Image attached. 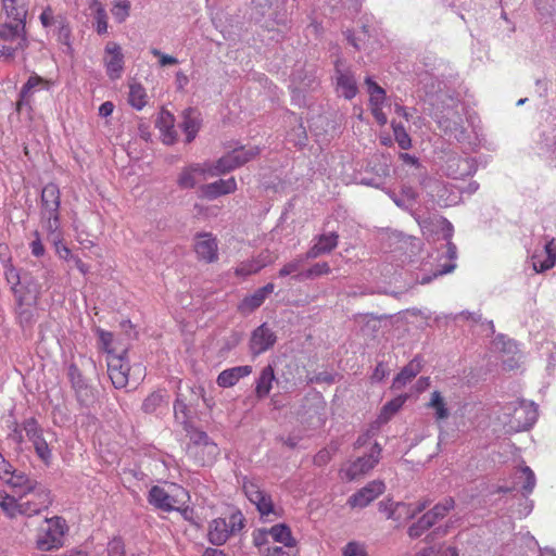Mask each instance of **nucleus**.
I'll return each mask as SVG.
<instances>
[{"label": "nucleus", "mask_w": 556, "mask_h": 556, "mask_svg": "<svg viewBox=\"0 0 556 556\" xmlns=\"http://www.w3.org/2000/svg\"><path fill=\"white\" fill-rule=\"evenodd\" d=\"M454 500L452 497L444 498L442 502L435 504L430 510L426 511V517H429L431 522L435 525L443 519L454 508Z\"/></svg>", "instance_id": "36"}, {"label": "nucleus", "mask_w": 556, "mask_h": 556, "mask_svg": "<svg viewBox=\"0 0 556 556\" xmlns=\"http://www.w3.org/2000/svg\"><path fill=\"white\" fill-rule=\"evenodd\" d=\"M101 348L106 352L108 356L117 355V351L113 348L114 336L110 331L103 329L97 330Z\"/></svg>", "instance_id": "47"}, {"label": "nucleus", "mask_w": 556, "mask_h": 556, "mask_svg": "<svg viewBox=\"0 0 556 556\" xmlns=\"http://www.w3.org/2000/svg\"><path fill=\"white\" fill-rule=\"evenodd\" d=\"M34 236H35V240H33L31 243H30L31 253L36 257H41V256H43L45 251H46L45 247H43V244H42V242L40 240L39 232L35 231Z\"/></svg>", "instance_id": "57"}, {"label": "nucleus", "mask_w": 556, "mask_h": 556, "mask_svg": "<svg viewBox=\"0 0 556 556\" xmlns=\"http://www.w3.org/2000/svg\"><path fill=\"white\" fill-rule=\"evenodd\" d=\"M301 265H302V261L300 258L293 260V261L285 264L280 268L278 275H279V277H286V276L295 274L300 270Z\"/></svg>", "instance_id": "54"}, {"label": "nucleus", "mask_w": 556, "mask_h": 556, "mask_svg": "<svg viewBox=\"0 0 556 556\" xmlns=\"http://www.w3.org/2000/svg\"><path fill=\"white\" fill-rule=\"evenodd\" d=\"M23 429L26 432L27 438L34 442L35 440L42 437V429L35 418H28L23 422Z\"/></svg>", "instance_id": "51"}, {"label": "nucleus", "mask_w": 556, "mask_h": 556, "mask_svg": "<svg viewBox=\"0 0 556 556\" xmlns=\"http://www.w3.org/2000/svg\"><path fill=\"white\" fill-rule=\"evenodd\" d=\"M90 7L94 11L97 33L99 35L106 34V31H108V15H106L105 9L97 0H93Z\"/></svg>", "instance_id": "39"}, {"label": "nucleus", "mask_w": 556, "mask_h": 556, "mask_svg": "<svg viewBox=\"0 0 556 556\" xmlns=\"http://www.w3.org/2000/svg\"><path fill=\"white\" fill-rule=\"evenodd\" d=\"M53 235V245L55 248L56 255L65 261H70L74 255L70 248L63 243L60 232H51Z\"/></svg>", "instance_id": "49"}, {"label": "nucleus", "mask_w": 556, "mask_h": 556, "mask_svg": "<svg viewBox=\"0 0 556 556\" xmlns=\"http://www.w3.org/2000/svg\"><path fill=\"white\" fill-rule=\"evenodd\" d=\"M337 91L345 99L351 100L357 94V85L354 76L349 71L339 68V62L336 64Z\"/></svg>", "instance_id": "23"}, {"label": "nucleus", "mask_w": 556, "mask_h": 556, "mask_svg": "<svg viewBox=\"0 0 556 556\" xmlns=\"http://www.w3.org/2000/svg\"><path fill=\"white\" fill-rule=\"evenodd\" d=\"M392 128L395 141L397 142L399 147L403 150H408L412 147V139L406 132L404 126L392 123Z\"/></svg>", "instance_id": "46"}, {"label": "nucleus", "mask_w": 556, "mask_h": 556, "mask_svg": "<svg viewBox=\"0 0 556 556\" xmlns=\"http://www.w3.org/2000/svg\"><path fill=\"white\" fill-rule=\"evenodd\" d=\"M130 2L127 0H116L113 3L112 14L118 23H123L129 16Z\"/></svg>", "instance_id": "45"}, {"label": "nucleus", "mask_w": 556, "mask_h": 556, "mask_svg": "<svg viewBox=\"0 0 556 556\" xmlns=\"http://www.w3.org/2000/svg\"><path fill=\"white\" fill-rule=\"evenodd\" d=\"M275 380V372L271 365H267L261 371L258 379L256 380L255 394L257 399L266 397L271 388L273 381Z\"/></svg>", "instance_id": "32"}, {"label": "nucleus", "mask_w": 556, "mask_h": 556, "mask_svg": "<svg viewBox=\"0 0 556 556\" xmlns=\"http://www.w3.org/2000/svg\"><path fill=\"white\" fill-rule=\"evenodd\" d=\"M342 556H369L367 545L361 541H350L341 549Z\"/></svg>", "instance_id": "43"}, {"label": "nucleus", "mask_w": 556, "mask_h": 556, "mask_svg": "<svg viewBox=\"0 0 556 556\" xmlns=\"http://www.w3.org/2000/svg\"><path fill=\"white\" fill-rule=\"evenodd\" d=\"M532 266L535 273H544L556 264V240L552 238L544 245V251L535 252L532 257Z\"/></svg>", "instance_id": "21"}, {"label": "nucleus", "mask_w": 556, "mask_h": 556, "mask_svg": "<svg viewBox=\"0 0 556 556\" xmlns=\"http://www.w3.org/2000/svg\"><path fill=\"white\" fill-rule=\"evenodd\" d=\"M181 127L186 134L187 142H191L200 128L199 114L194 109H187L184 112V122Z\"/></svg>", "instance_id": "33"}, {"label": "nucleus", "mask_w": 556, "mask_h": 556, "mask_svg": "<svg viewBox=\"0 0 556 556\" xmlns=\"http://www.w3.org/2000/svg\"><path fill=\"white\" fill-rule=\"evenodd\" d=\"M189 500L188 492L176 484H172L169 490L153 485L148 495L149 504L163 511L179 510Z\"/></svg>", "instance_id": "2"}, {"label": "nucleus", "mask_w": 556, "mask_h": 556, "mask_svg": "<svg viewBox=\"0 0 556 556\" xmlns=\"http://www.w3.org/2000/svg\"><path fill=\"white\" fill-rule=\"evenodd\" d=\"M276 340L275 332L266 324H263L252 332L250 350L253 355H260L273 348Z\"/></svg>", "instance_id": "19"}, {"label": "nucleus", "mask_w": 556, "mask_h": 556, "mask_svg": "<svg viewBox=\"0 0 556 556\" xmlns=\"http://www.w3.org/2000/svg\"><path fill=\"white\" fill-rule=\"evenodd\" d=\"M151 53L159 58V61H160V65L161 66H166V65H175L178 63V60L172 55H167V54H164L162 53L159 49H151Z\"/></svg>", "instance_id": "56"}, {"label": "nucleus", "mask_w": 556, "mask_h": 556, "mask_svg": "<svg viewBox=\"0 0 556 556\" xmlns=\"http://www.w3.org/2000/svg\"><path fill=\"white\" fill-rule=\"evenodd\" d=\"M2 12L10 21L25 22L27 15L26 0H1Z\"/></svg>", "instance_id": "30"}, {"label": "nucleus", "mask_w": 556, "mask_h": 556, "mask_svg": "<svg viewBox=\"0 0 556 556\" xmlns=\"http://www.w3.org/2000/svg\"><path fill=\"white\" fill-rule=\"evenodd\" d=\"M386 490L384 482L374 480L350 496L348 504L352 508H364L381 495Z\"/></svg>", "instance_id": "15"}, {"label": "nucleus", "mask_w": 556, "mask_h": 556, "mask_svg": "<svg viewBox=\"0 0 556 556\" xmlns=\"http://www.w3.org/2000/svg\"><path fill=\"white\" fill-rule=\"evenodd\" d=\"M407 400V395H400L388 403H386L382 407L380 418L382 420L390 419L395 413L400 410V408L404 405Z\"/></svg>", "instance_id": "42"}, {"label": "nucleus", "mask_w": 556, "mask_h": 556, "mask_svg": "<svg viewBox=\"0 0 556 556\" xmlns=\"http://www.w3.org/2000/svg\"><path fill=\"white\" fill-rule=\"evenodd\" d=\"M268 533L273 541L283 544L285 551L296 549V540L287 525H275L268 530Z\"/></svg>", "instance_id": "28"}, {"label": "nucleus", "mask_w": 556, "mask_h": 556, "mask_svg": "<svg viewBox=\"0 0 556 556\" xmlns=\"http://www.w3.org/2000/svg\"><path fill=\"white\" fill-rule=\"evenodd\" d=\"M174 124H175L174 115L166 110H162L156 119V127L162 132V140L166 144H172L176 140V132L174 129Z\"/></svg>", "instance_id": "26"}, {"label": "nucleus", "mask_w": 556, "mask_h": 556, "mask_svg": "<svg viewBox=\"0 0 556 556\" xmlns=\"http://www.w3.org/2000/svg\"><path fill=\"white\" fill-rule=\"evenodd\" d=\"M413 556H459V551L454 545L442 544L439 546H425Z\"/></svg>", "instance_id": "37"}, {"label": "nucleus", "mask_w": 556, "mask_h": 556, "mask_svg": "<svg viewBox=\"0 0 556 556\" xmlns=\"http://www.w3.org/2000/svg\"><path fill=\"white\" fill-rule=\"evenodd\" d=\"M252 372V367L249 365L237 366L223 370L216 379V382L222 388L233 387L241 378L249 376Z\"/></svg>", "instance_id": "25"}, {"label": "nucleus", "mask_w": 556, "mask_h": 556, "mask_svg": "<svg viewBox=\"0 0 556 556\" xmlns=\"http://www.w3.org/2000/svg\"><path fill=\"white\" fill-rule=\"evenodd\" d=\"M33 445H34V448H35V452H36L37 456L45 464H49L50 459H51V456H52V453H51V450H50L47 441L45 440L43 435L40 437L39 439L35 440L33 442Z\"/></svg>", "instance_id": "48"}, {"label": "nucleus", "mask_w": 556, "mask_h": 556, "mask_svg": "<svg viewBox=\"0 0 556 556\" xmlns=\"http://www.w3.org/2000/svg\"><path fill=\"white\" fill-rule=\"evenodd\" d=\"M515 425L511 426L516 431L528 430L538 419V409L530 403L520 402L514 409Z\"/></svg>", "instance_id": "22"}, {"label": "nucleus", "mask_w": 556, "mask_h": 556, "mask_svg": "<svg viewBox=\"0 0 556 556\" xmlns=\"http://www.w3.org/2000/svg\"><path fill=\"white\" fill-rule=\"evenodd\" d=\"M338 244V235L334 232L320 235L317 242L307 251L306 258H315L321 254L329 253Z\"/></svg>", "instance_id": "29"}, {"label": "nucleus", "mask_w": 556, "mask_h": 556, "mask_svg": "<svg viewBox=\"0 0 556 556\" xmlns=\"http://www.w3.org/2000/svg\"><path fill=\"white\" fill-rule=\"evenodd\" d=\"M67 531V525L64 518L54 516L46 518L38 528L35 540L36 548L41 552H52L60 549L64 544V535Z\"/></svg>", "instance_id": "1"}, {"label": "nucleus", "mask_w": 556, "mask_h": 556, "mask_svg": "<svg viewBox=\"0 0 556 556\" xmlns=\"http://www.w3.org/2000/svg\"><path fill=\"white\" fill-rule=\"evenodd\" d=\"M258 153L260 150L256 147H240L233 149L231 152L222 156L216 162V164L214 165V169L217 173V175L228 173L251 161L256 155H258Z\"/></svg>", "instance_id": "8"}, {"label": "nucleus", "mask_w": 556, "mask_h": 556, "mask_svg": "<svg viewBox=\"0 0 556 556\" xmlns=\"http://www.w3.org/2000/svg\"><path fill=\"white\" fill-rule=\"evenodd\" d=\"M61 191L56 184H47L41 191V217L47 219V230L55 232L60 227Z\"/></svg>", "instance_id": "5"}, {"label": "nucleus", "mask_w": 556, "mask_h": 556, "mask_svg": "<svg viewBox=\"0 0 556 556\" xmlns=\"http://www.w3.org/2000/svg\"><path fill=\"white\" fill-rule=\"evenodd\" d=\"M426 407L434 412V420L438 424L446 420L450 417V409L447 407L445 397L438 390L431 392L429 402L426 404Z\"/></svg>", "instance_id": "27"}, {"label": "nucleus", "mask_w": 556, "mask_h": 556, "mask_svg": "<svg viewBox=\"0 0 556 556\" xmlns=\"http://www.w3.org/2000/svg\"><path fill=\"white\" fill-rule=\"evenodd\" d=\"M428 506L429 502L427 500H420L415 503L387 500L379 503L378 509L387 519L393 520L396 526H402L413 519L417 514L424 511Z\"/></svg>", "instance_id": "3"}, {"label": "nucleus", "mask_w": 556, "mask_h": 556, "mask_svg": "<svg viewBox=\"0 0 556 556\" xmlns=\"http://www.w3.org/2000/svg\"><path fill=\"white\" fill-rule=\"evenodd\" d=\"M237 190L235 177L218 179L214 182L202 185L199 188V197L206 200H214L222 195L233 193Z\"/></svg>", "instance_id": "20"}, {"label": "nucleus", "mask_w": 556, "mask_h": 556, "mask_svg": "<svg viewBox=\"0 0 556 556\" xmlns=\"http://www.w3.org/2000/svg\"><path fill=\"white\" fill-rule=\"evenodd\" d=\"M433 526L429 517H426L424 514L416 522L409 526L407 534L410 539H418Z\"/></svg>", "instance_id": "41"}, {"label": "nucleus", "mask_w": 556, "mask_h": 556, "mask_svg": "<svg viewBox=\"0 0 556 556\" xmlns=\"http://www.w3.org/2000/svg\"><path fill=\"white\" fill-rule=\"evenodd\" d=\"M108 76L115 80L121 78L124 70V54L118 43L110 41L105 46V55L103 58Z\"/></svg>", "instance_id": "16"}, {"label": "nucleus", "mask_w": 556, "mask_h": 556, "mask_svg": "<svg viewBox=\"0 0 556 556\" xmlns=\"http://www.w3.org/2000/svg\"><path fill=\"white\" fill-rule=\"evenodd\" d=\"M18 51H21V49H17V45H3L0 47V59L10 62L15 58Z\"/></svg>", "instance_id": "55"}, {"label": "nucleus", "mask_w": 556, "mask_h": 556, "mask_svg": "<svg viewBox=\"0 0 556 556\" xmlns=\"http://www.w3.org/2000/svg\"><path fill=\"white\" fill-rule=\"evenodd\" d=\"M74 263H75V266L76 268L83 274V275H87L89 273V267L87 264H85L78 256H73L71 258Z\"/></svg>", "instance_id": "64"}, {"label": "nucleus", "mask_w": 556, "mask_h": 556, "mask_svg": "<svg viewBox=\"0 0 556 556\" xmlns=\"http://www.w3.org/2000/svg\"><path fill=\"white\" fill-rule=\"evenodd\" d=\"M208 176H217L214 166L193 164L182 169L178 177V186L182 189H190L205 180Z\"/></svg>", "instance_id": "10"}, {"label": "nucleus", "mask_w": 556, "mask_h": 556, "mask_svg": "<svg viewBox=\"0 0 556 556\" xmlns=\"http://www.w3.org/2000/svg\"><path fill=\"white\" fill-rule=\"evenodd\" d=\"M23 431V427L21 428L18 424L15 422L12 431L9 434V439L12 440L17 445H21L24 442Z\"/></svg>", "instance_id": "59"}, {"label": "nucleus", "mask_w": 556, "mask_h": 556, "mask_svg": "<svg viewBox=\"0 0 556 556\" xmlns=\"http://www.w3.org/2000/svg\"><path fill=\"white\" fill-rule=\"evenodd\" d=\"M0 508L11 519L22 516L20 496L16 498L4 490H0Z\"/></svg>", "instance_id": "34"}, {"label": "nucleus", "mask_w": 556, "mask_h": 556, "mask_svg": "<svg viewBox=\"0 0 556 556\" xmlns=\"http://www.w3.org/2000/svg\"><path fill=\"white\" fill-rule=\"evenodd\" d=\"M381 446L375 442L370 445L369 452L348 464L341 469L342 478L348 481L359 479L379 463L381 456Z\"/></svg>", "instance_id": "6"}, {"label": "nucleus", "mask_w": 556, "mask_h": 556, "mask_svg": "<svg viewBox=\"0 0 556 556\" xmlns=\"http://www.w3.org/2000/svg\"><path fill=\"white\" fill-rule=\"evenodd\" d=\"M0 39L8 43L17 45V49L25 51L28 47L25 22L11 21L0 24Z\"/></svg>", "instance_id": "14"}, {"label": "nucleus", "mask_w": 556, "mask_h": 556, "mask_svg": "<svg viewBox=\"0 0 556 556\" xmlns=\"http://www.w3.org/2000/svg\"><path fill=\"white\" fill-rule=\"evenodd\" d=\"M114 104L110 101L102 103L99 108V115L102 117H108L113 113Z\"/></svg>", "instance_id": "63"}, {"label": "nucleus", "mask_w": 556, "mask_h": 556, "mask_svg": "<svg viewBox=\"0 0 556 556\" xmlns=\"http://www.w3.org/2000/svg\"><path fill=\"white\" fill-rule=\"evenodd\" d=\"M109 556H142L141 554L127 553L121 539H113L108 547Z\"/></svg>", "instance_id": "52"}, {"label": "nucleus", "mask_w": 556, "mask_h": 556, "mask_svg": "<svg viewBox=\"0 0 556 556\" xmlns=\"http://www.w3.org/2000/svg\"><path fill=\"white\" fill-rule=\"evenodd\" d=\"M264 556H296L298 549L285 551L281 546L266 547L262 551Z\"/></svg>", "instance_id": "53"}, {"label": "nucleus", "mask_w": 556, "mask_h": 556, "mask_svg": "<svg viewBox=\"0 0 556 556\" xmlns=\"http://www.w3.org/2000/svg\"><path fill=\"white\" fill-rule=\"evenodd\" d=\"M244 527V517L241 511L231 513L228 517L216 518L208 527V541L214 545L224 544L230 535L240 532Z\"/></svg>", "instance_id": "4"}, {"label": "nucleus", "mask_w": 556, "mask_h": 556, "mask_svg": "<svg viewBox=\"0 0 556 556\" xmlns=\"http://www.w3.org/2000/svg\"><path fill=\"white\" fill-rule=\"evenodd\" d=\"M277 257L278 256L273 251L265 249L251 260L241 262L235 268V275L238 277H247L256 274L264 267L273 264Z\"/></svg>", "instance_id": "13"}, {"label": "nucleus", "mask_w": 556, "mask_h": 556, "mask_svg": "<svg viewBox=\"0 0 556 556\" xmlns=\"http://www.w3.org/2000/svg\"><path fill=\"white\" fill-rule=\"evenodd\" d=\"M365 85L369 93V109L374 115L376 122L383 126L387 124V115L382 111L383 103L386 101V91L370 77L365 79Z\"/></svg>", "instance_id": "12"}, {"label": "nucleus", "mask_w": 556, "mask_h": 556, "mask_svg": "<svg viewBox=\"0 0 556 556\" xmlns=\"http://www.w3.org/2000/svg\"><path fill=\"white\" fill-rule=\"evenodd\" d=\"M108 374L117 389L125 388L129 381V366L123 354L108 356Z\"/></svg>", "instance_id": "18"}, {"label": "nucleus", "mask_w": 556, "mask_h": 556, "mask_svg": "<svg viewBox=\"0 0 556 556\" xmlns=\"http://www.w3.org/2000/svg\"><path fill=\"white\" fill-rule=\"evenodd\" d=\"M268 530H257L253 533V541L256 546L262 547L268 542Z\"/></svg>", "instance_id": "60"}, {"label": "nucleus", "mask_w": 556, "mask_h": 556, "mask_svg": "<svg viewBox=\"0 0 556 556\" xmlns=\"http://www.w3.org/2000/svg\"><path fill=\"white\" fill-rule=\"evenodd\" d=\"M162 402V395L160 394H151L143 403V407L147 412L151 410V406L156 405Z\"/></svg>", "instance_id": "62"}, {"label": "nucleus", "mask_w": 556, "mask_h": 556, "mask_svg": "<svg viewBox=\"0 0 556 556\" xmlns=\"http://www.w3.org/2000/svg\"><path fill=\"white\" fill-rule=\"evenodd\" d=\"M330 266L327 262L316 263L305 271L299 273L295 278L299 280L313 279L330 273Z\"/></svg>", "instance_id": "40"}, {"label": "nucleus", "mask_w": 556, "mask_h": 556, "mask_svg": "<svg viewBox=\"0 0 556 556\" xmlns=\"http://www.w3.org/2000/svg\"><path fill=\"white\" fill-rule=\"evenodd\" d=\"M388 374V370H387V367L384 366L383 363H379L376 368H375V371L371 376L372 380H376V381H381Z\"/></svg>", "instance_id": "61"}, {"label": "nucleus", "mask_w": 556, "mask_h": 556, "mask_svg": "<svg viewBox=\"0 0 556 556\" xmlns=\"http://www.w3.org/2000/svg\"><path fill=\"white\" fill-rule=\"evenodd\" d=\"M519 480L522 482V491L529 494L534 490L536 479L530 467L525 466L520 469Z\"/></svg>", "instance_id": "44"}, {"label": "nucleus", "mask_w": 556, "mask_h": 556, "mask_svg": "<svg viewBox=\"0 0 556 556\" xmlns=\"http://www.w3.org/2000/svg\"><path fill=\"white\" fill-rule=\"evenodd\" d=\"M52 504L51 492L39 484L29 495H20L22 516L33 517L48 509Z\"/></svg>", "instance_id": "7"}, {"label": "nucleus", "mask_w": 556, "mask_h": 556, "mask_svg": "<svg viewBox=\"0 0 556 556\" xmlns=\"http://www.w3.org/2000/svg\"><path fill=\"white\" fill-rule=\"evenodd\" d=\"M128 103L136 110H142L148 103L146 88L136 81L129 84Z\"/></svg>", "instance_id": "35"}, {"label": "nucleus", "mask_w": 556, "mask_h": 556, "mask_svg": "<svg viewBox=\"0 0 556 556\" xmlns=\"http://www.w3.org/2000/svg\"><path fill=\"white\" fill-rule=\"evenodd\" d=\"M242 488L249 501L256 506L262 516H268L274 513L271 497L255 481L245 478Z\"/></svg>", "instance_id": "9"}, {"label": "nucleus", "mask_w": 556, "mask_h": 556, "mask_svg": "<svg viewBox=\"0 0 556 556\" xmlns=\"http://www.w3.org/2000/svg\"><path fill=\"white\" fill-rule=\"evenodd\" d=\"M275 289L274 283L269 282L266 286L257 289L253 294L245 296L239 305V309L242 313H251L258 308L267 295L270 294Z\"/></svg>", "instance_id": "24"}, {"label": "nucleus", "mask_w": 556, "mask_h": 556, "mask_svg": "<svg viewBox=\"0 0 556 556\" xmlns=\"http://www.w3.org/2000/svg\"><path fill=\"white\" fill-rule=\"evenodd\" d=\"M39 18L43 27H50L54 23V14L52 8H45Z\"/></svg>", "instance_id": "58"}, {"label": "nucleus", "mask_w": 556, "mask_h": 556, "mask_svg": "<svg viewBox=\"0 0 556 556\" xmlns=\"http://www.w3.org/2000/svg\"><path fill=\"white\" fill-rule=\"evenodd\" d=\"M194 252L200 261L215 263L218 260V244L211 232H200L194 237Z\"/></svg>", "instance_id": "11"}, {"label": "nucleus", "mask_w": 556, "mask_h": 556, "mask_svg": "<svg viewBox=\"0 0 556 556\" xmlns=\"http://www.w3.org/2000/svg\"><path fill=\"white\" fill-rule=\"evenodd\" d=\"M0 480L8 484L17 495H29V492L40 484L25 472L15 470L12 465L9 473L5 477H1Z\"/></svg>", "instance_id": "17"}, {"label": "nucleus", "mask_w": 556, "mask_h": 556, "mask_svg": "<svg viewBox=\"0 0 556 556\" xmlns=\"http://www.w3.org/2000/svg\"><path fill=\"white\" fill-rule=\"evenodd\" d=\"M51 81L48 79H45L37 74L30 75L28 80L25 83L21 90V98L25 99L26 97L30 96L34 89L40 88V89H49L51 86Z\"/></svg>", "instance_id": "38"}, {"label": "nucleus", "mask_w": 556, "mask_h": 556, "mask_svg": "<svg viewBox=\"0 0 556 556\" xmlns=\"http://www.w3.org/2000/svg\"><path fill=\"white\" fill-rule=\"evenodd\" d=\"M421 370V362L418 358L410 361L394 378L393 388L401 389L412 381Z\"/></svg>", "instance_id": "31"}, {"label": "nucleus", "mask_w": 556, "mask_h": 556, "mask_svg": "<svg viewBox=\"0 0 556 556\" xmlns=\"http://www.w3.org/2000/svg\"><path fill=\"white\" fill-rule=\"evenodd\" d=\"M23 429L26 432L27 438L34 442L35 440L42 437V429L35 418H28L23 422Z\"/></svg>", "instance_id": "50"}]
</instances>
